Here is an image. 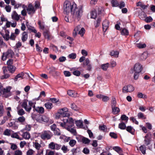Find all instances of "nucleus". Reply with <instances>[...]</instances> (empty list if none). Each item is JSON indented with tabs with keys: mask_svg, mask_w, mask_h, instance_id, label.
Masks as SVG:
<instances>
[{
	"mask_svg": "<svg viewBox=\"0 0 155 155\" xmlns=\"http://www.w3.org/2000/svg\"><path fill=\"white\" fill-rule=\"evenodd\" d=\"M61 150L63 151L64 153H66L69 151V150L68 148V146L65 145L62 146L61 147Z\"/></svg>",
	"mask_w": 155,
	"mask_h": 155,
	"instance_id": "34",
	"label": "nucleus"
},
{
	"mask_svg": "<svg viewBox=\"0 0 155 155\" xmlns=\"http://www.w3.org/2000/svg\"><path fill=\"white\" fill-rule=\"evenodd\" d=\"M85 30L84 28H82L79 31L78 34L81 35V36H83L85 33Z\"/></svg>",
	"mask_w": 155,
	"mask_h": 155,
	"instance_id": "60",
	"label": "nucleus"
},
{
	"mask_svg": "<svg viewBox=\"0 0 155 155\" xmlns=\"http://www.w3.org/2000/svg\"><path fill=\"white\" fill-rule=\"evenodd\" d=\"M39 118H42L41 121L47 122L49 121L48 118L46 116H40Z\"/></svg>",
	"mask_w": 155,
	"mask_h": 155,
	"instance_id": "37",
	"label": "nucleus"
},
{
	"mask_svg": "<svg viewBox=\"0 0 155 155\" xmlns=\"http://www.w3.org/2000/svg\"><path fill=\"white\" fill-rule=\"evenodd\" d=\"M38 24L39 25V28L40 29L44 30L45 28V22L39 20L38 22Z\"/></svg>",
	"mask_w": 155,
	"mask_h": 155,
	"instance_id": "23",
	"label": "nucleus"
},
{
	"mask_svg": "<svg viewBox=\"0 0 155 155\" xmlns=\"http://www.w3.org/2000/svg\"><path fill=\"white\" fill-rule=\"evenodd\" d=\"M76 141L74 140H70L69 144L70 146L71 147H74L76 144Z\"/></svg>",
	"mask_w": 155,
	"mask_h": 155,
	"instance_id": "48",
	"label": "nucleus"
},
{
	"mask_svg": "<svg viewBox=\"0 0 155 155\" xmlns=\"http://www.w3.org/2000/svg\"><path fill=\"white\" fill-rule=\"evenodd\" d=\"M139 17L142 20H144L146 16V14L143 12H141L139 15Z\"/></svg>",
	"mask_w": 155,
	"mask_h": 155,
	"instance_id": "39",
	"label": "nucleus"
},
{
	"mask_svg": "<svg viewBox=\"0 0 155 155\" xmlns=\"http://www.w3.org/2000/svg\"><path fill=\"white\" fill-rule=\"evenodd\" d=\"M109 22L107 20L104 21L102 23V27L103 31L105 32L106 31L109 27Z\"/></svg>",
	"mask_w": 155,
	"mask_h": 155,
	"instance_id": "14",
	"label": "nucleus"
},
{
	"mask_svg": "<svg viewBox=\"0 0 155 155\" xmlns=\"http://www.w3.org/2000/svg\"><path fill=\"white\" fill-rule=\"evenodd\" d=\"M68 118H65L63 119V123L59 122L58 123L61 126L67 129L69 126V125L67 123L68 122Z\"/></svg>",
	"mask_w": 155,
	"mask_h": 155,
	"instance_id": "13",
	"label": "nucleus"
},
{
	"mask_svg": "<svg viewBox=\"0 0 155 155\" xmlns=\"http://www.w3.org/2000/svg\"><path fill=\"white\" fill-rule=\"evenodd\" d=\"M27 101V100H25L21 104L22 107L24 108L26 111L30 113L31 109L32 107L33 106L34 110L39 113L41 114L44 113V109L43 107H35V105H33L34 103L30 101H28V105Z\"/></svg>",
	"mask_w": 155,
	"mask_h": 155,
	"instance_id": "1",
	"label": "nucleus"
},
{
	"mask_svg": "<svg viewBox=\"0 0 155 155\" xmlns=\"http://www.w3.org/2000/svg\"><path fill=\"white\" fill-rule=\"evenodd\" d=\"M11 137L12 138H15L20 140H21L22 139V138L19 137V136L16 133H13L11 135Z\"/></svg>",
	"mask_w": 155,
	"mask_h": 155,
	"instance_id": "45",
	"label": "nucleus"
},
{
	"mask_svg": "<svg viewBox=\"0 0 155 155\" xmlns=\"http://www.w3.org/2000/svg\"><path fill=\"white\" fill-rule=\"evenodd\" d=\"M5 34L2 35V36L4 39L7 41L9 39V31L8 30H5Z\"/></svg>",
	"mask_w": 155,
	"mask_h": 155,
	"instance_id": "19",
	"label": "nucleus"
},
{
	"mask_svg": "<svg viewBox=\"0 0 155 155\" xmlns=\"http://www.w3.org/2000/svg\"><path fill=\"white\" fill-rule=\"evenodd\" d=\"M134 88L131 85H126L123 87L122 89V92L124 93L131 92L134 91Z\"/></svg>",
	"mask_w": 155,
	"mask_h": 155,
	"instance_id": "8",
	"label": "nucleus"
},
{
	"mask_svg": "<svg viewBox=\"0 0 155 155\" xmlns=\"http://www.w3.org/2000/svg\"><path fill=\"white\" fill-rule=\"evenodd\" d=\"M22 136L23 138L27 140L29 139L30 137V134L28 132L23 133L22 135Z\"/></svg>",
	"mask_w": 155,
	"mask_h": 155,
	"instance_id": "24",
	"label": "nucleus"
},
{
	"mask_svg": "<svg viewBox=\"0 0 155 155\" xmlns=\"http://www.w3.org/2000/svg\"><path fill=\"white\" fill-rule=\"evenodd\" d=\"M76 4L74 2H70L66 1L64 3V9L67 14L71 12L72 13L74 10L76 8Z\"/></svg>",
	"mask_w": 155,
	"mask_h": 155,
	"instance_id": "2",
	"label": "nucleus"
},
{
	"mask_svg": "<svg viewBox=\"0 0 155 155\" xmlns=\"http://www.w3.org/2000/svg\"><path fill=\"white\" fill-rule=\"evenodd\" d=\"M14 55V53L12 50L11 49L8 50L5 52L3 53L2 57V59L3 61L5 60L7 58H12Z\"/></svg>",
	"mask_w": 155,
	"mask_h": 155,
	"instance_id": "6",
	"label": "nucleus"
},
{
	"mask_svg": "<svg viewBox=\"0 0 155 155\" xmlns=\"http://www.w3.org/2000/svg\"><path fill=\"white\" fill-rule=\"evenodd\" d=\"M147 53L146 52H144L141 55L140 58L141 60H144L147 58Z\"/></svg>",
	"mask_w": 155,
	"mask_h": 155,
	"instance_id": "38",
	"label": "nucleus"
},
{
	"mask_svg": "<svg viewBox=\"0 0 155 155\" xmlns=\"http://www.w3.org/2000/svg\"><path fill=\"white\" fill-rule=\"evenodd\" d=\"M66 118H68V122L67 123L70 126L72 127L73 125L74 121L73 118H69L68 117Z\"/></svg>",
	"mask_w": 155,
	"mask_h": 155,
	"instance_id": "36",
	"label": "nucleus"
},
{
	"mask_svg": "<svg viewBox=\"0 0 155 155\" xmlns=\"http://www.w3.org/2000/svg\"><path fill=\"white\" fill-rule=\"evenodd\" d=\"M5 112V110L3 106L0 104V117H2Z\"/></svg>",
	"mask_w": 155,
	"mask_h": 155,
	"instance_id": "43",
	"label": "nucleus"
},
{
	"mask_svg": "<svg viewBox=\"0 0 155 155\" xmlns=\"http://www.w3.org/2000/svg\"><path fill=\"white\" fill-rule=\"evenodd\" d=\"M82 142L85 144H87L90 143V140L87 138L84 137L82 138Z\"/></svg>",
	"mask_w": 155,
	"mask_h": 155,
	"instance_id": "51",
	"label": "nucleus"
},
{
	"mask_svg": "<svg viewBox=\"0 0 155 155\" xmlns=\"http://www.w3.org/2000/svg\"><path fill=\"white\" fill-rule=\"evenodd\" d=\"M137 116L139 118H142L145 119L146 117L144 116L143 114L141 112H140L138 114Z\"/></svg>",
	"mask_w": 155,
	"mask_h": 155,
	"instance_id": "61",
	"label": "nucleus"
},
{
	"mask_svg": "<svg viewBox=\"0 0 155 155\" xmlns=\"http://www.w3.org/2000/svg\"><path fill=\"white\" fill-rule=\"evenodd\" d=\"M151 134L150 133L147 134L144 137V143L146 146H148L150 144L151 140Z\"/></svg>",
	"mask_w": 155,
	"mask_h": 155,
	"instance_id": "9",
	"label": "nucleus"
},
{
	"mask_svg": "<svg viewBox=\"0 0 155 155\" xmlns=\"http://www.w3.org/2000/svg\"><path fill=\"white\" fill-rule=\"evenodd\" d=\"M83 13V6L80 5L77 7L76 5V8L74 9V11L71 14L73 15L74 18L78 21L82 15Z\"/></svg>",
	"mask_w": 155,
	"mask_h": 155,
	"instance_id": "3",
	"label": "nucleus"
},
{
	"mask_svg": "<svg viewBox=\"0 0 155 155\" xmlns=\"http://www.w3.org/2000/svg\"><path fill=\"white\" fill-rule=\"evenodd\" d=\"M112 112L114 114H117L120 112L119 109L117 107H112Z\"/></svg>",
	"mask_w": 155,
	"mask_h": 155,
	"instance_id": "28",
	"label": "nucleus"
},
{
	"mask_svg": "<svg viewBox=\"0 0 155 155\" xmlns=\"http://www.w3.org/2000/svg\"><path fill=\"white\" fill-rule=\"evenodd\" d=\"M17 122H18L21 124H23L25 121V118L24 117L21 116L19 117L17 119Z\"/></svg>",
	"mask_w": 155,
	"mask_h": 155,
	"instance_id": "26",
	"label": "nucleus"
},
{
	"mask_svg": "<svg viewBox=\"0 0 155 155\" xmlns=\"http://www.w3.org/2000/svg\"><path fill=\"white\" fill-rule=\"evenodd\" d=\"M118 127L122 130H124L126 128V125L125 123L122 121L119 124Z\"/></svg>",
	"mask_w": 155,
	"mask_h": 155,
	"instance_id": "31",
	"label": "nucleus"
},
{
	"mask_svg": "<svg viewBox=\"0 0 155 155\" xmlns=\"http://www.w3.org/2000/svg\"><path fill=\"white\" fill-rule=\"evenodd\" d=\"M134 69L136 73H140L143 69V67L139 63H137L134 65Z\"/></svg>",
	"mask_w": 155,
	"mask_h": 155,
	"instance_id": "11",
	"label": "nucleus"
},
{
	"mask_svg": "<svg viewBox=\"0 0 155 155\" xmlns=\"http://www.w3.org/2000/svg\"><path fill=\"white\" fill-rule=\"evenodd\" d=\"M71 127L69 125L68 128H67V130L68 131H70L71 133L73 134L74 135H76L77 134L76 131L75 129L73 128H71Z\"/></svg>",
	"mask_w": 155,
	"mask_h": 155,
	"instance_id": "21",
	"label": "nucleus"
},
{
	"mask_svg": "<svg viewBox=\"0 0 155 155\" xmlns=\"http://www.w3.org/2000/svg\"><path fill=\"white\" fill-rule=\"evenodd\" d=\"M50 48L53 49V51L55 52H57L58 51V49L57 47L54 45H51L50 46Z\"/></svg>",
	"mask_w": 155,
	"mask_h": 155,
	"instance_id": "64",
	"label": "nucleus"
},
{
	"mask_svg": "<svg viewBox=\"0 0 155 155\" xmlns=\"http://www.w3.org/2000/svg\"><path fill=\"white\" fill-rule=\"evenodd\" d=\"M28 38V33L27 32L24 31L21 37V40L23 42H25L26 41Z\"/></svg>",
	"mask_w": 155,
	"mask_h": 155,
	"instance_id": "20",
	"label": "nucleus"
},
{
	"mask_svg": "<svg viewBox=\"0 0 155 155\" xmlns=\"http://www.w3.org/2000/svg\"><path fill=\"white\" fill-rule=\"evenodd\" d=\"M119 52L117 51H112L110 52V54L112 56L115 58H117L118 56Z\"/></svg>",
	"mask_w": 155,
	"mask_h": 155,
	"instance_id": "22",
	"label": "nucleus"
},
{
	"mask_svg": "<svg viewBox=\"0 0 155 155\" xmlns=\"http://www.w3.org/2000/svg\"><path fill=\"white\" fill-rule=\"evenodd\" d=\"M137 6H140L141 8L144 9H146L147 7V5L142 4L141 2H137Z\"/></svg>",
	"mask_w": 155,
	"mask_h": 155,
	"instance_id": "41",
	"label": "nucleus"
},
{
	"mask_svg": "<svg viewBox=\"0 0 155 155\" xmlns=\"http://www.w3.org/2000/svg\"><path fill=\"white\" fill-rule=\"evenodd\" d=\"M116 104V101L115 98L112 99L111 101V107H115Z\"/></svg>",
	"mask_w": 155,
	"mask_h": 155,
	"instance_id": "62",
	"label": "nucleus"
},
{
	"mask_svg": "<svg viewBox=\"0 0 155 155\" xmlns=\"http://www.w3.org/2000/svg\"><path fill=\"white\" fill-rule=\"evenodd\" d=\"M75 124L79 128H82L83 126V121L81 120L76 121Z\"/></svg>",
	"mask_w": 155,
	"mask_h": 155,
	"instance_id": "32",
	"label": "nucleus"
},
{
	"mask_svg": "<svg viewBox=\"0 0 155 155\" xmlns=\"http://www.w3.org/2000/svg\"><path fill=\"white\" fill-rule=\"evenodd\" d=\"M113 149L119 153H120L122 152L121 148L119 147H115L113 148Z\"/></svg>",
	"mask_w": 155,
	"mask_h": 155,
	"instance_id": "42",
	"label": "nucleus"
},
{
	"mask_svg": "<svg viewBox=\"0 0 155 155\" xmlns=\"http://www.w3.org/2000/svg\"><path fill=\"white\" fill-rule=\"evenodd\" d=\"M136 46L139 48H143L146 47V45L145 44H141L140 43H137L136 45Z\"/></svg>",
	"mask_w": 155,
	"mask_h": 155,
	"instance_id": "53",
	"label": "nucleus"
},
{
	"mask_svg": "<svg viewBox=\"0 0 155 155\" xmlns=\"http://www.w3.org/2000/svg\"><path fill=\"white\" fill-rule=\"evenodd\" d=\"M24 75V74L23 72H21L20 73L18 74L15 78V81H17L18 79V78H21L22 79H23V76Z\"/></svg>",
	"mask_w": 155,
	"mask_h": 155,
	"instance_id": "33",
	"label": "nucleus"
},
{
	"mask_svg": "<svg viewBox=\"0 0 155 155\" xmlns=\"http://www.w3.org/2000/svg\"><path fill=\"white\" fill-rule=\"evenodd\" d=\"M71 108L74 110H78V107L74 103L71 104Z\"/></svg>",
	"mask_w": 155,
	"mask_h": 155,
	"instance_id": "54",
	"label": "nucleus"
},
{
	"mask_svg": "<svg viewBox=\"0 0 155 155\" xmlns=\"http://www.w3.org/2000/svg\"><path fill=\"white\" fill-rule=\"evenodd\" d=\"M120 118L122 120H124L125 121L126 123L127 122L128 120V117L125 115H121Z\"/></svg>",
	"mask_w": 155,
	"mask_h": 155,
	"instance_id": "49",
	"label": "nucleus"
},
{
	"mask_svg": "<svg viewBox=\"0 0 155 155\" xmlns=\"http://www.w3.org/2000/svg\"><path fill=\"white\" fill-rule=\"evenodd\" d=\"M45 106L48 110H51L53 107L52 104L50 102L45 103Z\"/></svg>",
	"mask_w": 155,
	"mask_h": 155,
	"instance_id": "29",
	"label": "nucleus"
},
{
	"mask_svg": "<svg viewBox=\"0 0 155 155\" xmlns=\"http://www.w3.org/2000/svg\"><path fill=\"white\" fill-rule=\"evenodd\" d=\"M109 135L112 138L114 139H117V134L114 132H110Z\"/></svg>",
	"mask_w": 155,
	"mask_h": 155,
	"instance_id": "57",
	"label": "nucleus"
},
{
	"mask_svg": "<svg viewBox=\"0 0 155 155\" xmlns=\"http://www.w3.org/2000/svg\"><path fill=\"white\" fill-rule=\"evenodd\" d=\"M48 70L49 71V73L52 74L53 72H55L56 69L53 67H51L48 68Z\"/></svg>",
	"mask_w": 155,
	"mask_h": 155,
	"instance_id": "46",
	"label": "nucleus"
},
{
	"mask_svg": "<svg viewBox=\"0 0 155 155\" xmlns=\"http://www.w3.org/2000/svg\"><path fill=\"white\" fill-rule=\"evenodd\" d=\"M17 114L19 115L22 116L25 114L24 110L23 109L20 108L19 106L17 107Z\"/></svg>",
	"mask_w": 155,
	"mask_h": 155,
	"instance_id": "17",
	"label": "nucleus"
},
{
	"mask_svg": "<svg viewBox=\"0 0 155 155\" xmlns=\"http://www.w3.org/2000/svg\"><path fill=\"white\" fill-rule=\"evenodd\" d=\"M48 147L52 150H58L60 149L61 145L51 142L49 144Z\"/></svg>",
	"mask_w": 155,
	"mask_h": 155,
	"instance_id": "10",
	"label": "nucleus"
},
{
	"mask_svg": "<svg viewBox=\"0 0 155 155\" xmlns=\"http://www.w3.org/2000/svg\"><path fill=\"white\" fill-rule=\"evenodd\" d=\"M68 57L71 59H75L76 57V54L75 53H72L68 55Z\"/></svg>",
	"mask_w": 155,
	"mask_h": 155,
	"instance_id": "55",
	"label": "nucleus"
},
{
	"mask_svg": "<svg viewBox=\"0 0 155 155\" xmlns=\"http://www.w3.org/2000/svg\"><path fill=\"white\" fill-rule=\"evenodd\" d=\"M14 155H22V153L21 150H17L15 151Z\"/></svg>",
	"mask_w": 155,
	"mask_h": 155,
	"instance_id": "63",
	"label": "nucleus"
},
{
	"mask_svg": "<svg viewBox=\"0 0 155 155\" xmlns=\"http://www.w3.org/2000/svg\"><path fill=\"white\" fill-rule=\"evenodd\" d=\"M121 34L122 35H127L129 34L128 31L127 29L124 28L121 31Z\"/></svg>",
	"mask_w": 155,
	"mask_h": 155,
	"instance_id": "44",
	"label": "nucleus"
},
{
	"mask_svg": "<svg viewBox=\"0 0 155 155\" xmlns=\"http://www.w3.org/2000/svg\"><path fill=\"white\" fill-rule=\"evenodd\" d=\"M80 149L79 148L77 147L76 148H73L71 150V151L73 154H74V153H76L78 152L79 151Z\"/></svg>",
	"mask_w": 155,
	"mask_h": 155,
	"instance_id": "58",
	"label": "nucleus"
},
{
	"mask_svg": "<svg viewBox=\"0 0 155 155\" xmlns=\"http://www.w3.org/2000/svg\"><path fill=\"white\" fill-rule=\"evenodd\" d=\"M53 132L55 135L59 136L61 134L60 130L57 128L53 131Z\"/></svg>",
	"mask_w": 155,
	"mask_h": 155,
	"instance_id": "47",
	"label": "nucleus"
},
{
	"mask_svg": "<svg viewBox=\"0 0 155 155\" xmlns=\"http://www.w3.org/2000/svg\"><path fill=\"white\" fill-rule=\"evenodd\" d=\"M43 35L45 38L47 39L48 40H49L51 35L48 30H46L44 31L43 32Z\"/></svg>",
	"mask_w": 155,
	"mask_h": 155,
	"instance_id": "16",
	"label": "nucleus"
},
{
	"mask_svg": "<svg viewBox=\"0 0 155 155\" xmlns=\"http://www.w3.org/2000/svg\"><path fill=\"white\" fill-rule=\"evenodd\" d=\"M27 10L29 14H34L35 13L36 9H35L31 3L29 4L28 7L27 8Z\"/></svg>",
	"mask_w": 155,
	"mask_h": 155,
	"instance_id": "12",
	"label": "nucleus"
},
{
	"mask_svg": "<svg viewBox=\"0 0 155 155\" xmlns=\"http://www.w3.org/2000/svg\"><path fill=\"white\" fill-rule=\"evenodd\" d=\"M82 152L86 154H88L90 153V150L87 148L84 147L82 151Z\"/></svg>",
	"mask_w": 155,
	"mask_h": 155,
	"instance_id": "59",
	"label": "nucleus"
},
{
	"mask_svg": "<svg viewBox=\"0 0 155 155\" xmlns=\"http://www.w3.org/2000/svg\"><path fill=\"white\" fill-rule=\"evenodd\" d=\"M52 136V133L50 131L44 130L41 133L40 137L43 140H48L50 139Z\"/></svg>",
	"mask_w": 155,
	"mask_h": 155,
	"instance_id": "5",
	"label": "nucleus"
},
{
	"mask_svg": "<svg viewBox=\"0 0 155 155\" xmlns=\"http://www.w3.org/2000/svg\"><path fill=\"white\" fill-rule=\"evenodd\" d=\"M62 117H68L70 116L68 110L66 107H64L59 110Z\"/></svg>",
	"mask_w": 155,
	"mask_h": 155,
	"instance_id": "7",
	"label": "nucleus"
},
{
	"mask_svg": "<svg viewBox=\"0 0 155 155\" xmlns=\"http://www.w3.org/2000/svg\"><path fill=\"white\" fill-rule=\"evenodd\" d=\"M140 149L143 154L146 153V147L144 145H141L140 147Z\"/></svg>",
	"mask_w": 155,
	"mask_h": 155,
	"instance_id": "35",
	"label": "nucleus"
},
{
	"mask_svg": "<svg viewBox=\"0 0 155 155\" xmlns=\"http://www.w3.org/2000/svg\"><path fill=\"white\" fill-rule=\"evenodd\" d=\"M137 96L140 98H147V96L143 94L142 93L139 92L137 94Z\"/></svg>",
	"mask_w": 155,
	"mask_h": 155,
	"instance_id": "50",
	"label": "nucleus"
},
{
	"mask_svg": "<svg viewBox=\"0 0 155 155\" xmlns=\"http://www.w3.org/2000/svg\"><path fill=\"white\" fill-rule=\"evenodd\" d=\"M12 18L14 20L18 21L20 19V17L15 11H14L12 14Z\"/></svg>",
	"mask_w": 155,
	"mask_h": 155,
	"instance_id": "15",
	"label": "nucleus"
},
{
	"mask_svg": "<svg viewBox=\"0 0 155 155\" xmlns=\"http://www.w3.org/2000/svg\"><path fill=\"white\" fill-rule=\"evenodd\" d=\"M111 2L112 7H117L119 6V3L116 0H112Z\"/></svg>",
	"mask_w": 155,
	"mask_h": 155,
	"instance_id": "40",
	"label": "nucleus"
},
{
	"mask_svg": "<svg viewBox=\"0 0 155 155\" xmlns=\"http://www.w3.org/2000/svg\"><path fill=\"white\" fill-rule=\"evenodd\" d=\"M68 94L70 96L73 97H76L77 96V93L74 91L69 90L68 91Z\"/></svg>",
	"mask_w": 155,
	"mask_h": 155,
	"instance_id": "18",
	"label": "nucleus"
},
{
	"mask_svg": "<svg viewBox=\"0 0 155 155\" xmlns=\"http://www.w3.org/2000/svg\"><path fill=\"white\" fill-rule=\"evenodd\" d=\"M3 134L5 135L9 136L11 134V131L10 130L6 129L4 132Z\"/></svg>",
	"mask_w": 155,
	"mask_h": 155,
	"instance_id": "56",
	"label": "nucleus"
},
{
	"mask_svg": "<svg viewBox=\"0 0 155 155\" xmlns=\"http://www.w3.org/2000/svg\"><path fill=\"white\" fill-rule=\"evenodd\" d=\"M8 68L9 71L11 73H13L15 71L16 67L13 65L8 66Z\"/></svg>",
	"mask_w": 155,
	"mask_h": 155,
	"instance_id": "30",
	"label": "nucleus"
},
{
	"mask_svg": "<svg viewBox=\"0 0 155 155\" xmlns=\"http://www.w3.org/2000/svg\"><path fill=\"white\" fill-rule=\"evenodd\" d=\"M11 89V87L9 86L7 87L6 88H4L2 84L0 83V96L5 97H8Z\"/></svg>",
	"mask_w": 155,
	"mask_h": 155,
	"instance_id": "4",
	"label": "nucleus"
},
{
	"mask_svg": "<svg viewBox=\"0 0 155 155\" xmlns=\"http://www.w3.org/2000/svg\"><path fill=\"white\" fill-rule=\"evenodd\" d=\"M126 130L129 132L130 133L132 134H134V130L132 127L131 126H127L126 127Z\"/></svg>",
	"mask_w": 155,
	"mask_h": 155,
	"instance_id": "25",
	"label": "nucleus"
},
{
	"mask_svg": "<svg viewBox=\"0 0 155 155\" xmlns=\"http://www.w3.org/2000/svg\"><path fill=\"white\" fill-rule=\"evenodd\" d=\"M109 64L108 63L102 64L101 65V68L103 70L106 71L109 67Z\"/></svg>",
	"mask_w": 155,
	"mask_h": 155,
	"instance_id": "27",
	"label": "nucleus"
},
{
	"mask_svg": "<svg viewBox=\"0 0 155 155\" xmlns=\"http://www.w3.org/2000/svg\"><path fill=\"white\" fill-rule=\"evenodd\" d=\"M91 18L95 19L97 17V13L95 11H92L91 12Z\"/></svg>",
	"mask_w": 155,
	"mask_h": 155,
	"instance_id": "52",
	"label": "nucleus"
}]
</instances>
